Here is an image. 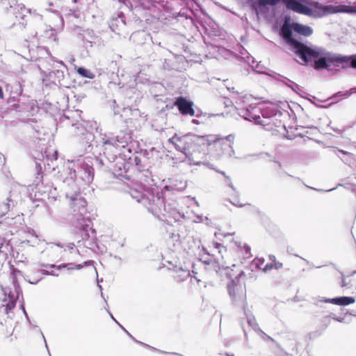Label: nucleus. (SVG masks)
Wrapping results in <instances>:
<instances>
[{
  "label": "nucleus",
  "mask_w": 356,
  "mask_h": 356,
  "mask_svg": "<svg viewBox=\"0 0 356 356\" xmlns=\"http://www.w3.org/2000/svg\"><path fill=\"white\" fill-rule=\"evenodd\" d=\"M310 49L314 51V54H306V58L298 56L302 61L308 62L314 60V68L320 70L323 69H327L331 66V64H335L339 66V64H348L352 68L356 69V54L351 56H343L337 54H332L327 52L321 48H312ZM346 65H343L345 67Z\"/></svg>",
  "instance_id": "nucleus-1"
},
{
  "label": "nucleus",
  "mask_w": 356,
  "mask_h": 356,
  "mask_svg": "<svg viewBox=\"0 0 356 356\" xmlns=\"http://www.w3.org/2000/svg\"><path fill=\"white\" fill-rule=\"evenodd\" d=\"M293 23H290L289 18H286L280 28V34L286 43L291 47L292 51L296 56L306 58V54H314V51L310 49V47L299 42L293 38Z\"/></svg>",
  "instance_id": "nucleus-2"
},
{
  "label": "nucleus",
  "mask_w": 356,
  "mask_h": 356,
  "mask_svg": "<svg viewBox=\"0 0 356 356\" xmlns=\"http://www.w3.org/2000/svg\"><path fill=\"white\" fill-rule=\"evenodd\" d=\"M203 250L206 254L211 256L212 258L209 259L208 262L205 261V264H209L210 263L223 259V252L227 251L225 246L217 242H211L207 244V246L203 247Z\"/></svg>",
  "instance_id": "nucleus-3"
},
{
  "label": "nucleus",
  "mask_w": 356,
  "mask_h": 356,
  "mask_svg": "<svg viewBox=\"0 0 356 356\" xmlns=\"http://www.w3.org/2000/svg\"><path fill=\"white\" fill-rule=\"evenodd\" d=\"M171 143L175 145L176 149L181 152L184 153L186 156L191 153V149L194 145V143L188 136H174L170 139Z\"/></svg>",
  "instance_id": "nucleus-4"
},
{
  "label": "nucleus",
  "mask_w": 356,
  "mask_h": 356,
  "mask_svg": "<svg viewBox=\"0 0 356 356\" xmlns=\"http://www.w3.org/2000/svg\"><path fill=\"white\" fill-rule=\"evenodd\" d=\"M70 209L79 220L78 216H83L86 213L87 202L83 197L77 194H76L74 197H70Z\"/></svg>",
  "instance_id": "nucleus-5"
},
{
  "label": "nucleus",
  "mask_w": 356,
  "mask_h": 356,
  "mask_svg": "<svg viewBox=\"0 0 356 356\" xmlns=\"http://www.w3.org/2000/svg\"><path fill=\"white\" fill-rule=\"evenodd\" d=\"M320 10L323 11L325 15L334 14L338 13H344L349 14H356V6H332L326 5L320 7Z\"/></svg>",
  "instance_id": "nucleus-6"
},
{
  "label": "nucleus",
  "mask_w": 356,
  "mask_h": 356,
  "mask_svg": "<svg viewBox=\"0 0 356 356\" xmlns=\"http://www.w3.org/2000/svg\"><path fill=\"white\" fill-rule=\"evenodd\" d=\"M174 105L177 107L179 113L183 115H190L193 117L195 115V111L193 108V103L183 97H177L174 102Z\"/></svg>",
  "instance_id": "nucleus-7"
},
{
  "label": "nucleus",
  "mask_w": 356,
  "mask_h": 356,
  "mask_svg": "<svg viewBox=\"0 0 356 356\" xmlns=\"http://www.w3.org/2000/svg\"><path fill=\"white\" fill-rule=\"evenodd\" d=\"M286 8L296 13L311 16L313 14L312 8L301 3L299 0H286Z\"/></svg>",
  "instance_id": "nucleus-8"
},
{
  "label": "nucleus",
  "mask_w": 356,
  "mask_h": 356,
  "mask_svg": "<svg viewBox=\"0 0 356 356\" xmlns=\"http://www.w3.org/2000/svg\"><path fill=\"white\" fill-rule=\"evenodd\" d=\"M23 8V4L19 3L17 0H0V10L3 13L15 15Z\"/></svg>",
  "instance_id": "nucleus-9"
},
{
  "label": "nucleus",
  "mask_w": 356,
  "mask_h": 356,
  "mask_svg": "<svg viewBox=\"0 0 356 356\" xmlns=\"http://www.w3.org/2000/svg\"><path fill=\"white\" fill-rule=\"evenodd\" d=\"M324 302L332 303L337 305L346 306L353 304L355 302L353 297L350 296H341L334 298H327L323 300Z\"/></svg>",
  "instance_id": "nucleus-10"
},
{
  "label": "nucleus",
  "mask_w": 356,
  "mask_h": 356,
  "mask_svg": "<svg viewBox=\"0 0 356 356\" xmlns=\"http://www.w3.org/2000/svg\"><path fill=\"white\" fill-rule=\"evenodd\" d=\"M293 31L305 37H309L313 33V29L307 25L293 22Z\"/></svg>",
  "instance_id": "nucleus-11"
},
{
  "label": "nucleus",
  "mask_w": 356,
  "mask_h": 356,
  "mask_svg": "<svg viewBox=\"0 0 356 356\" xmlns=\"http://www.w3.org/2000/svg\"><path fill=\"white\" fill-rule=\"evenodd\" d=\"M229 293L232 297H236L242 293V284L237 280H232L228 284Z\"/></svg>",
  "instance_id": "nucleus-12"
},
{
  "label": "nucleus",
  "mask_w": 356,
  "mask_h": 356,
  "mask_svg": "<svg viewBox=\"0 0 356 356\" xmlns=\"http://www.w3.org/2000/svg\"><path fill=\"white\" fill-rule=\"evenodd\" d=\"M16 306V301L15 300H4L3 303L1 305L0 309H2L3 313L8 314Z\"/></svg>",
  "instance_id": "nucleus-13"
},
{
  "label": "nucleus",
  "mask_w": 356,
  "mask_h": 356,
  "mask_svg": "<svg viewBox=\"0 0 356 356\" xmlns=\"http://www.w3.org/2000/svg\"><path fill=\"white\" fill-rule=\"evenodd\" d=\"M286 0H258L257 2V7L260 10H261L266 6H276L280 1L283 2L284 4Z\"/></svg>",
  "instance_id": "nucleus-14"
},
{
  "label": "nucleus",
  "mask_w": 356,
  "mask_h": 356,
  "mask_svg": "<svg viewBox=\"0 0 356 356\" xmlns=\"http://www.w3.org/2000/svg\"><path fill=\"white\" fill-rule=\"evenodd\" d=\"M246 321L252 330L257 334L259 332V330H261L259 324L257 323L256 318L253 315L246 314Z\"/></svg>",
  "instance_id": "nucleus-15"
},
{
  "label": "nucleus",
  "mask_w": 356,
  "mask_h": 356,
  "mask_svg": "<svg viewBox=\"0 0 356 356\" xmlns=\"http://www.w3.org/2000/svg\"><path fill=\"white\" fill-rule=\"evenodd\" d=\"M191 276L190 270L186 269L179 268L175 271V278L177 281H184Z\"/></svg>",
  "instance_id": "nucleus-16"
},
{
  "label": "nucleus",
  "mask_w": 356,
  "mask_h": 356,
  "mask_svg": "<svg viewBox=\"0 0 356 356\" xmlns=\"http://www.w3.org/2000/svg\"><path fill=\"white\" fill-rule=\"evenodd\" d=\"M245 119H246V120H248V121L253 120L254 122L257 124H260L262 126H264L266 124V123L261 119V118L259 115H252V114H250L249 113V111L247 109H246Z\"/></svg>",
  "instance_id": "nucleus-17"
},
{
  "label": "nucleus",
  "mask_w": 356,
  "mask_h": 356,
  "mask_svg": "<svg viewBox=\"0 0 356 356\" xmlns=\"http://www.w3.org/2000/svg\"><path fill=\"white\" fill-rule=\"evenodd\" d=\"M76 71L79 74L86 78L93 79L95 76L90 71L83 67H79Z\"/></svg>",
  "instance_id": "nucleus-18"
},
{
  "label": "nucleus",
  "mask_w": 356,
  "mask_h": 356,
  "mask_svg": "<svg viewBox=\"0 0 356 356\" xmlns=\"http://www.w3.org/2000/svg\"><path fill=\"white\" fill-rule=\"evenodd\" d=\"M264 259L260 258V259H255L253 260L252 263V266H255L256 268L262 270L264 268Z\"/></svg>",
  "instance_id": "nucleus-19"
},
{
  "label": "nucleus",
  "mask_w": 356,
  "mask_h": 356,
  "mask_svg": "<svg viewBox=\"0 0 356 356\" xmlns=\"http://www.w3.org/2000/svg\"><path fill=\"white\" fill-rule=\"evenodd\" d=\"M355 88L351 89L350 91L338 92L335 94L334 97H339L341 99L348 98L354 91Z\"/></svg>",
  "instance_id": "nucleus-20"
},
{
  "label": "nucleus",
  "mask_w": 356,
  "mask_h": 356,
  "mask_svg": "<svg viewBox=\"0 0 356 356\" xmlns=\"http://www.w3.org/2000/svg\"><path fill=\"white\" fill-rule=\"evenodd\" d=\"M257 334L259 335L264 341H267V340L274 341L273 338H271L270 336L266 334L261 330H259V332L257 333Z\"/></svg>",
  "instance_id": "nucleus-21"
},
{
  "label": "nucleus",
  "mask_w": 356,
  "mask_h": 356,
  "mask_svg": "<svg viewBox=\"0 0 356 356\" xmlns=\"http://www.w3.org/2000/svg\"><path fill=\"white\" fill-rule=\"evenodd\" d=\"M250 67H252V70H254L258 73H263V71H262L263 66L261 65L259 63H257V65L255 66L253 65H251Z\"/></svg>",
  "instance_id": "nucleus-22"
},
{
  "label": "nucleus",
  "mask_w": 356,
  "mask_h": 356,
  "mask_svg": "<svg viewBox=\"0 0 356 356\" xmlns=\"http://www.w3.org/2000/svg\"><path fill=\"white\" fill-rule=\"evenodd\" d=\"M273 268V264H267L264 266V268H262V270L265 273L268 272V270H270Z\"/></svg>",
  "instance_id": "nucleus-23"
},
{
  "label": "nucleus",
  "mask_w": 356,
  "mask_h": 356,
  "mask_svg": "<svg viewBox=\"0 0 356 356\" xmlns=\"http://www.w3.org/2000/svg\"><path fill=\"white\" fill-rule=\"evenodd\" d=\"M76 227L79 229V230H83V231H87V229L89 227V225L88 224H81L80 225V226H76Z\"/></svg>",
  "instance_id": "nucleus-24"
},
{
  "label": "nucleus",
  "mask_w": 356,
  "mask_h": 356,
  "mask_svg": "<svg viewBox=\"0 0 356 356\" xmlns=\"http://www.w3.org/2000/svg\"><path fill=\"white\" fill-rule=\"evenodd\" d=\"M273 268L275 269H280L282 267V264L281 262H279V261H275L273 263Z\"/></svg>",
  "instance_id": "nucleus-25"
},
{
  "label": "nucleus",
  "mask_w": 356,
  "mask_h": 356,
  "mask_svg": "<svg viewBox=\"0 0 356 356\" xmlns=\"http://www.w3.org/2000/svg\"><path fill=\"white\" fill-rule=\"evenodd\" d=\"M289 81L291 82V85H288V86L290 87L292 90H295L296 88H298V86L293 81Z\"/></svg>",
  "instance_id": "nucleus-26"
},
{
  "label": "nucleus",
  "mask_w": 356,
  "mask_h": 356,
  "mask_svg": "<svg viewBox=\"0 0 356 356\" xmlns=\"http://www.w3.org/2000/svg\"><path fill=\"white\" fill-rule=\"evenodd\" d=\"M269 259L271 261V263L276 261L275 256L273 254L269 255Z\"/></svg>",
  "instance_id": "nucleus-27"
},
{
  "label": "nucleus",
  "mask_w": 356,
  "mask_h": 356,
  "mask_svg": "<svg viewBox=\"0 0 356 356\" xmlns=\"http://www.w3.org/2000/svg\"><path fill=\"white\" fill-rule=\"evenodd\" d=\"M277 356H291L290 354L286 353V352H283V351H281L278 355Z\"/></svg>",
  "instance_id": "nucleus-28"
},
{
  "label": "nucleus",
  "mask_w": 356,
  "mask_h": 356,
  "mask_svg": "<svg viewBox=\"0 0 356 356\" xmlns=\"http://www.w3.org/2000/svg\"><path fill=\"white\" fill-rule=\"evenodd\" d=\"M250 60H252V63H254V60H253L252 57L249 56H246V63H250Z\"/></svg>",
  "instance_id": "nucleus-29"
},
{
  "label": "nucleus",
  "mask_w": 356,
  "mask_h": 356,
  "mask_svg": "<svg viewBox=\"0 0 356 356\" xmlns=\"http://www.w3.org/2000/svg\"><path fill=\"white\" fill-rule=\"evenodd\" d=\"M193 273L194 274V275H193L194 278H195L197 282H200V277H198L197 276V273L196 272H195L194 270H193Z\"/></svg>",
  "instance_id": "nucleus-30"
},
{
  "label": "nucleus",
  "mask_w": 356,
  "mask_h": 356,
  "mask_svg": "<svg viewBox=\"0 0 356 356\" xmlns=\"http://www.w3.org/2000/svg\"><path fill=\"white\" fill-rule=\"evenodd\" d=\"M3 92L2 88L0 87V98H3Z\"/></svg>",
  "instance_id": "nucleus-31"
},
{
  "label": "nucleus",
  "mask_w": 356,
  "mask_h": 356,
  "mask_svg": "<svg viewBox=\"0 0 356 356\" xmlns=\"http://www.w3.org/2000/svg\"><path fill=\"white\" fill-rule=\"evenodd\" d=\"M347 285H348V284L346 282L345 280L343 279V280H342V284H341V286H346Z\"/></svg>",
  "instance_id": "nucleus-32"
},
{
  "label": "nucleus",
  "mask_w": 356,
  "mask_h": 356,
  "mask_svg": "<svg viewBox=\"0 0 356 356\" xmlns=\"http://www.w3.org/2000/svg\"><path fill=\"white\" fill-rule=\"evenodd\" d=\"M245 249H246V254H247L248 253V252L250 250V248L246 245Z\"/></svg>",
  "instance_id": "nucleus-33"
},
{
  "label": "nucleus",
  "mask_w": 356,
  "mask_h": 356,
  "mask_svg": "<svg viewBox=\"0 0 356 356\" xmlns=\"http://www.w3.org/2000/svg\"><path fill=\"white\" fill-rule=\"evenodd\" d=\"M88 236H89L88 234L86 233V234H85V237H83V239H85V238H88Z\"/></svg>",
  "instance_id": "nucleus-34"
},
{
  "label": "nucleus",
  "mask_w": 356,
  "mask_h": 356,
  "mask_svg": "<svg viewBox=\"0 0 356 356\" xmlns=\"http://www.w3.org/2000/svg\"><path fill=\"white\" fill-rule=\"evenodd\" d=\"M235 202H236V200H235V197H233V202H233V204H236V203Z\"/></svg>",
  "instance_id": "nucleus-35"
},
{
  "label": "nucleus",
  "mask_w": 356,
  "mask_h": 356,
  "mask_svg": "<svg viewBox=\"0 0 356 356\" xmlns=\"http://www.w3.org/2000/svg\"><path fill=\"white\" fill-rule=\"evenodd\" d=\"M275 163H277V164L278 165V166H279V167H280V166H281V164H280V162H277V161H275Z\"/></svg>",
  "instance_id": "nucleus-36"
},
{
  "label": "nucleus",
  "mask_w": 356,
  "mask_h": 356,
  "mask_svg": "<svg viewBox=\"0 0 356 356\" xmlns=\"http://www.w3.org/2000/svg\"><path fill=\"white\" fill-rule=\"evenodd\" d=\"M263 115V118H267L268 117L266 116V115L264 113L262 114Z\"/></svg>",
  "instance_id": "nucleus-37"
},
{
  "label": "nucleus",
  "mask_w": 356,
  "mask_h": 356,
  "mask_svg": "<svg viewBox=\"0 0 356 356\" xmlns=\"http://www.w3.org/2000/svg\"><path fill=\"white\" fill-rule=\"evenodd\" d=\"M339 152L343 153V154H346V152H344L343 150H339Z\"/></svg>",
  "instance_id": "nucleus-38"
},
{
  "label": "nucleus",
  "mask_w": 356,
  "mask_h": 356,
  "mask_svg": "<svg viewBox=\"0 0 356 356\" xmlns=\"http://www.w3.org/2000/svg\"><path fill=\"white\" fill-rule=\"evenodd\" d=\"M334 189H335V188H331V189H330V190H327V191H333V190H334Z\"/></svg>",
  "instance_id": "nucleus-39"
},
{
  "label": "nucleus",
  "mask_w": 356,
  "mask_h": 356,
  "mask_svg": "<svg viewBox=\"0 0 356 356\" xmlns=\"http://www.w3.org/2000/svg\"><path fill=\"white\" fill-rule=\"evenodd\" d=\"M83 222H86V219L85 218H82L81 219Z\"/></svg>",
  "instance_id": "nucleus-40"
}]
</instances>
